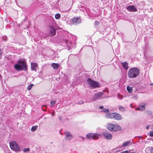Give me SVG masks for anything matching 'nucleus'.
<instances>
[{
    "label": "nucleus",
    "mask_w": 153,
    "mask_h": 153,
    "mask_svg": "<svg viewBox=\"0 0 153 153\" xmlns=\"http://www.w3.org/2000/svg\"><path fill=\"white\" fill-rule=\"evenodd\" d=\"M30 151V149L29 148H24L23 149V151L24 152H28Z\"/></svg>",
    "instance_id": "bb28decb"
},
{
    "label": "nucleus",
    "mask_w": 153,
    "mask_h": 153,
    "mask_svg": "<svg viewBox=\"0 0 153 153\" xmlns=\"http://www.w3.org/2000/svg\"><path fill=\"white\" fill-rule=\"evenodd\" d=\"M70 41L68 40H64L63 42L66 44L67 46H69L70 44Z\"/></svg>",
    "instance_id": "5701e85b"
},
{
    "label": "nucleus",
    "mask_w": 153,
    "mask_h": 153,
    "mask_svg": "<svg viewBox=\"0 0 153 153\" xmlns=\"http://www.w3.org/2000/svg\"><path fill=\"white\" fill-rule=\"evenodd\" d=\"M97 99V98L95 97V95H94V96L93 97L91 100L92 101H94L96 100Z\"/></svg>",
    "instance_id": "2f4dec72"
},
{
    "label": "nucleus",
    "mask_w": 153,
    "mask_h": 153,
    "mask_svg": "<svg viewBox=\"0 0 153 153\" xmlns=\"http://www.w3.org/2000/svg\"><path fill=\"white\" fill-rule=\"evenodd\" d=\"M56 103V102L54 101H52L51 102V104L52 105H54Z\"/></svg>",
    "instance_id": "f704fd0d"
},
{
    "label": "nucleus",
    "mask_w": 153,
    "mask_h": 153,
    "mask_svg": "<svg viewBox=\"0 0 153 153\" xmlns=\"http://www.w3.org/2000/svg\"><path fill=\"white\" fill-rule=\"evenodd\" d=\"M127 89L128 92L129 93H131L132 92V87L129 86L127 87Z\"/></svg>",
    "instance_id": "412c9836"
},
{
    "label": "nucleus",
    "mask_w": 153,
    "mask_h": 153,
    "mask_svg": "<svg viewBox=\"0 0 153 153\" xmlns=\"http://www.w3.org/2000/svg\"><path fill=\"white\" fill-rule=\"evenodd\" d=\"M49 32L50 35L51 36H53L56 34V30L53 27L51 26H49Z\"/></svg>",
    "instance_id": "9b49d317"
},
{
    "label": "nucleus",
    "mask_w": 153,
    "mask_h": 153,
    "mask_svg": "<svg viewBox=\"0 0 153 153\" xmlns=\"http://www.w3.org/2000/svg\"><path fill=\"white\" fill-rule=\"evenodd\" d=\"M59 118L60 120H61L62 119V116H59Z\"/></svg>",
    "instance_id": "a19ab883"
},
{
    "label": "nucleus",
    "mask_w": 153,
    "mask_h": 153,
    "mask_svg": "<svg viewBox=\"0 0 153 153\" xmlns=\"http://www.w3.org/2000/svg\"><path fill=\"white\" fill-rule=\"evenodd\" d=\"M65 135V139L66 140H70L72 138V136L71 134L68 131H65L64 132Z\"/></svg>",
    "instance_id": "1a4fd4ad"
},
{
    "label": "nucleus",
    "mask_w": 153,
    "mask_h": 153,
    "mask_svg": "<svg viewBox=\"0 0 153 153\" xmlns=\"http://www.w3.org/2000/svg\"><path fill=\"white\" fill-rule=\"evenodd\" d=\"M117 97L118 98H119L120 99H122L123 98V96L120 95V94H118L117 95Z\"/></svg>",
    "instance_id": "c756f323"
},
{
    "label": "nucleus",
    "mask_w": 153,
    "mask_h": 153,
    "mask_svg": "<svg viewBox=\"0 0 153 153\" xmlns=\"http://www.w3.org/2000/svg\"><path fill=\"white\" fill-rule=\"evenodd\" d=\"M102 94L100 92L96 93L94 94L95 97L97 98V99L99 98L101 96H102Z\"/></svg>",
    "instance_id": "4be33fe9"
},
{
    "label": "nucleus",
    "mask_w": 153,
    "mask_h": 153,
    "mask_svg": "<svg viewBox=\"0 0 153 153\" xmlns=\"http://www.w3.org/2000/svg\"><path fill=\"white\" fill-rule=\"evenodd\" d=\"M60 14L59 13H57L55 15V18L56 19H58L60 18Z\"/></svg>",
    "instance_id": "393cba45"
},
{
    "label": "nucleus",
    "mask_w": 153,
    "mask_h": 153,
    "mask_svg": "<svg viewBox=\"0 0 153 153\" xmlns=\"http://www.w3.org/2000/svg\"><path fill=\"white\" fill-rule=\"evenodd\" d=\"M81 19L79 18L75 17L72 19V23L77 25L81 22Z\"/></svg>",
    "instance_id": "6e6552de"
},
{
    "label": "nucleus",
    "mask_w": 153,
    "mask_h": 153,
    "mask_svg": "<svg viewBox=\"0 0 153 153\" xmlns=\"http://www.w3.org/2000/svg\"><path fill=\"white\" fill-rule=\"evenodd\" d=\"M84 101H82V100H79V101L78 102V103L79 104H83V103H84Z\"/></svg>",
    "instance_id": "72a5a7b5"
},
{
    "label": "nucleus",
    "mask_w": 153,
    "mask_h": 153,
    "mask_svg": "<svg viewBox=\"0 0 153 153\" xmlns=\"http://www.w3.org/2000/svg\"><path fill=\"white\" fill-rule=\"evenodd\" d=\"M119 109L120 111H125L124 108L121 106H119Z\"/></svg>",
    "instance_id": "cd10ccee"
},
{
    "label": "nucleus",
    "mask_w": 153,
    "mask_h": 153,
    "mask_svg": "<svg viewBox=\"0 0 153 153\" xmlns=\"http://www.w3.org/2000/svg\"><path fill=\"white\" fill-rule=\"evenodd\" d=\"M130 142L129 141H126L124 142L122 144V146L123 147H125L129 145Z\"/></svg>",
    "instance_id": "aec40b11"
},
{
    "label": "nucleus",
    "mask_w": 153,
    "mask_h": 153,
    "mask_svg": "<svg viewBox=\"0 0 153 153\" xmlns=\"http://www.w3.org/2000/svg\"><path fill=\"white\" fill-rule=\"evenodd\" d=\"M114 113H112L110 114H108L105 115V117L107 118H111L113 119L114 118Z\"/></svg>",
    "instance_id": "f3484780"
},
{
    "label": "nucleus",
    "mask_w": 153,
    "mask_h": 153,
    "mask_svg": "<svg viewBox=\"0 0 153 153\" xmlns=\"http://www.w3.org/2000/svg\"><path fill=\"white\" fill-rule=\"evenodd\" d=\"M122 65L123 68L125 70L128 69V63L127 62H124L122 63Z\"/></svg>",
    "instance_id": "dca6fc26"
},
{
    "label": "nucleus",
    "mask_w": 153,
    "mask_h": 153,
    "mask_svg": "<svg viewBox=\"0 0 153 153\" xmlns=\"http://www.w3.org/2000/svg\"><path fill=\"white\" fill-rule=\"evenodd\" d=\"M128 153H135V152H128Z\"/></svg>",
    "instance_id": "c03bdc74"
},
{
    "label": "nucleus",
    "mask_w": 153,
    "mask_h": 153,
    "mask_svg": "<svg viewBox=\"0 0 153 153\" xmlns=\"http://www.w3.org/2000/svg\"><path fill=\"white\" fill-rule=\"evenodd\" d=\"M99 134L97 133H89L87 134L86 137L88 139H91V138L95 140L99 137Z\"/></svg>",
    "instance_id": "423d86ee"
},
{
    "label": "nucleus",
    "mask_w": 153,
    "mask_h": 153,
    "mask_svg": "<svg viewBox=\"0 0 153 153\" xmlns=\"http://www.w3.org/2000/svg\"><path fill=\"white\" fill-rule=\"evenodd\" d=\"M54 115V113H53L52 114V116H53Z\"/></svg>",
    "instance_id": "37998d69"
},
{
    "label": "nucleus",
    "mask_w": 153,
    "mask_h": 153,
    "mask_svg": "<svg viewBox=\"0 0 153 153\" xmlns=\"http://www.w3.org/2000/svg\"><path fill=\"white\" fill-rule=\"evenodd\" d=\"M2 53L1 52V50L0 49V59H1V54H2Z\"/></svg>",
    "instance_id": "4c0bfd02"
},
{
    "label": "nucleus",
    "mask_w": 153,
    "mask_h": 153,
    "mask_svg": "<svg viewBox=\"0 0 153 153\" xmlns=\"http://www.w3.org/2000/svg\"><path fill=\"white\" fill-rule=\"evenodd\" d=\"M149 135L151 137H153V131H150L149 133Z\"/></svg>",
    "instance_id": "473e14b6"
},
{
    "label": "nucleus",
    "mask_w": 153,
    "mask_h": 153,
    "mask_svg": "<svg viewBox=\"0 0 153 153\" xmlns=\"http://www.w3.org/2000/svg\"><path fill=\"white\" fill-rule=\"evenodd\" d=\"M2 39L4 41H6L7 40V37L6 36H3Z\"/></svg>",
    "instance_id": "7c9ffc66"
},
{
    "label": "nucleus",
    "mask_w": 153,
    "mask_h": 153,
    "mask_svg": "<svg viewBox=\"0 0 153 153\" xmlns=\"http://www.w3.org/2000/svg\"><path fill=\"white\" fill-rule=\"evenodd\" d=\"M127 9L129 12H136L137 11V9L134 5H129L126 7Z\"/></svg>",
    "instance_id": "9d476101"
},
{
    "label": "nucleus",
    "mask_w": 153,
    "mask_h": 153,
    "mask_svg": "<svg viewBox=\"0 0 153 153\" xmlns=\"http://www.w3.org/2000/svg\"><path fill=\"white\" fill-rule=\"evenodd\" d=\"M79 137L81 138L82 139V140H84L85 139V138L84 137H82V136H79Z\"/></svg>",
    "instance_id": "ea45409f"
},
{
    "label": "nucleus",
    "mask_w": 153,
    "mask_h": 153,
    "mask_svg": "<svg viewBox=\"0 0 153 153\" xmlns=\"http://www.w3.org/2000/svg\"><path fill=\"white\" fill-rule=\"evenodd\" d=\"M150 85H153V83H151L150 84Z\"/></svg>",
    "instance_id": "a18cd8bd"
},
{
    "label": "nucleus",
    "mask_w": 153,
    "mask_h": 153,
    "mask_svg": "<svg viewBox=\"0 0 153 153\" xmlns=\"http://www.w3.org/2000/svg\"><path fill=\"white\" fill-rule=\"evenodd\" d=\"M145 114L148 115H152V111L150 110H146L145 111Z\"/></svg>",
    "instance_id": "6ab92c4d"
},
{
    "label": "nucleus",
    "mask_w": 153,
    "mask_h": 153,
    "mask_svg": "<svg viewBox=\"0 0 153 153\" xmlns=\"http://www.w3.org/2000/svg\"><path fill=\"white\" fill-rule=\"evenodd\" d=\"M59 132H60V134H61V135H62V133H61L60 131H59Z\"/></svg>",
    "instance_id": "49530a36"
},
{
    "label": "nucleus",
    "mask_w": 153,
    "mask_h": 153,
    "mask_svg": "<svg viewBox=\"0 0 153 153\" xmlns=\"http://www.w3.org/2000/svg\"><path fill=\"white\" fill-rule=\"evenodd\" d=\"M99 108L100 109H102L103 108V106H100L99 107Z\"/></svg>",
    "instance_id": "58836bf2"
},
{
    "label": "nucleus",
    "mask_w": 153,
    "mask_h": 153,
    "mask_svg": "<svg viewBox=\"0 0 153 153\" xmlns=\"http://www.w3.org/2000/svg\"><path fill=\"white\" fill-rule=\"evenodd\" d=\"M14 67L15 70L18 71L22 70L26 71L27 69L26 64L23 60H19L17 63L14 65Z\"/></svg>",
    "instance_id": "f257e3e1"
},
{
    "label": "nucleus",
    "mask_w": 153,
    "mask_h": 153,
    "mask_svg": "<svg viewBox=\"0 0 153 153\" xmlns=\"http://www.w3.org/2000/svg\"><path fill=\"white\" fill-rule=\"evenodd\" d=\"M51 66L54 69H57L59 66V65L57 63H53Z\"/></svg>",
    "instance_id": "a211bd4d"
},
{
    "label": "nucleus",
    "mask_w": 153,
    "mask_h": 153,
    "mask_svg": "<svg viewBox=\"0 0 153 153\" xmlns=\"http://www.w3.org/2000/svg\"><path fill=\"white\" fill-rule=\"evenodd\" d=\"M87 82L88 85L91 87L96 88L99 87L98 82L89 78L87 80Z\"/></svg>",
    "instance_id": "20e7f679"
},
{
    "label": "nucleus",
    "mask_w": 153,
    "mask_h": 153,
    "mask_svg": "<svg viewBox=\"0 0 153 153\" xmlns=\"http://www.w3.org/2000/svg\"><path fill=\"white\" fill-rule=\"evenodd\" d=\"M114 118L116 120H120L121 119V116L119 114L114 113Z\"/></svg>",
    "instance_id": "ddd939ff"
},
{
    "label": "nucleus",
    "mask_w": 153,
    "mask_h": 153,
    "mask_svg": "<svg viewBox=\"0 0 153 153\" xmlns=\"http://www.w3.org/2000/svg\"><path fill=\"white\" fill-rule=\"evenodd\" d=\"M99 22L96 21L95 22V25L96 26L97 25H99Z\"/></svg>",
    "instance_id": "c9c22d12"
},
{
    "label": "nucleus",
    "mask_w": 153,
    "mask_h": 153,
    "mask_svg": "<svg viewBox=\"0 0 153 153\" xmlns=\"http://www.w3.org/2000/svg\"><path fill=\"white\" fill-rule=\"evenodd\" d=\"M37 126H33L31 128V131L32 132H33L36 131L37 129Z\"/></svg>",
    "instance_id": "b1692460"
},
{
    "label": "nucleus",
    "mask_w": 153,
    "mask_h": 153,
    "mask_svg": "<svg viewBox=\"0 0 153 153\" xmlns=\"http://www.w3.org/2000/svg\"><path fill=\"white\" fill-rule=\"evenodd\" d=\"M102 111L104 112H106L107 113H109V111L108 109L104 108L102 110Z\"/></svg>",
    "instance_id": "c85d7f7f"
},
{
    "label": "nucleus",
    "mask_w": 153,
    "mask_h": 153,
    "mask_svg": "<svg viewBox=\"0 0 153 153\" xmlns=\"http://www.w3.org/2000/svg\"><path fill=\"white\" fill-rule=\"evenodd\" d=\"M145 105V104H144L143 105H140L137 108H136V109L137 110H139L142 111H143L146 108Z\"/></svg>",
    "instance_id": "2eb2a0df"
},
{
    "label": "nucleus",
    "mask_w": 153,
    "mask_h": 153,
    "mask_svg": "<svg viewBox=\"0 0 153 153\" xmlns=\"http://www.w3.org/2000/svg\"><path fill=\"white\" fill-rule=\"evenodd\" d=\"M146 153H153V147H149L146 149Z\"/></svg>",
    "instance_id": "4468645a"
},
{
    "label": "nucleus",
    "mask_w": 153,
    "mask_h": 153,
    "mask_svg": "<svg viewBox=\"0 0 153 153\" xmlns=\"http://www.w3.org/2000/svg\"><path fill=\"white\" fill-rule=\"evenodd\" d=\"M33 85V84H31L30 85H29L27 87V89L28 90H30L32 86Z\"/></svg>",
    "instance_id": "a878e982"
},
{
    "label": "nucleus",
    "mask_w": 153,
    "mask_h": 153,
    "mask_svg": "<svg viewBox=\"0 0 153 153\" xmlns=\"http://www.w3.org/2000/svg\"><path fill=\"white\" fill-rule=\"evenodd\" d=\"M31 69L32 70L36 71V68L37 66V64L36 63L31 62Z\"/></svg>",
    "instance_id": "f8f14e48"
},
{
    "label": "nucleus",
    "mask_w": 153,
    "mask_h": 153,
    "mask_svg": "<svg viewBox=\"0 0 153 153\" xmlns=\"http://www.w3.org/2000/svg\"><path fill=\"white\" fill-rule=\"evenodd\" d=\"M11 149L15 151H19L20 150L19 146L15 141H12L10 144Z\"/></svg>",
    "instance_id": "39448f33"
},
{
    "label": "nucleus",
    "mask_w": 153,
    "mask_h": 153,
    "mask_svg": "<svg viewBox=\"0 0 153 153\" xmlns=\"http://www.w3.org/2000/svg\"><path fill=\"white\" fill-rule=\"evenodd\" d=\"M103 136L106 139L108 140H111L112 139V136L111 134L109 133L107 131H105L103 132Z\"/></svg>",
    "instance_id": "0eeeda50"
},
{
    "label": "nucleus",
    "mask_w": 153,
    "mask_h": 153,
    "mask_svg": "<svg viewBox=\"0 0 153 153\" xmlns=\"http://www.w3.org/2000/svg\"><path fill=\"white\" fill-rule=\"evenodd\" d=\"M107 128L111 131H116L121 130V127L117 125L109 123L107 126Z\"/></svg>",
    "instance_id": "7ed1b4c3"
},
{
    "label": "nucleus",
    "mask_w": 153,
    "mask_h": 153,
    "mask_svg": "<svg viewBox=\"0 0 153 153\" xmlns=\"http://www.w3.org/2000/svg\"><path fill=\"white\" fill-rule=\"evenodd\" d=\"M140 74L139 70L137 68H131L128 71V75L131 78L136 77Z\"/></svg>",
    "instance_id": "f03ea898"
},
{
    "label": "nucleus",
    "mask_w": 153,
    "mask_h": 153,
    "mask_svg": "<svg viewBox=\"0 0 153 153\" xmlns=\"http://www.w3.org/2000/svg\"><path fill=\"white\" fill-rule=\"evenodd\" d=\"M146 128L147 129H149V126H147L146 127Z\"/></svg>",
    "instance_id": "79ce46f5"
},
{
    "label": "nucleus",
    "mask_w": 153,
    "mask_h": 153,
    "mask_svg": "<svg viewBox=\"0 0 153 153\" xmlns=\"http://www.w3.org/2000/svg\"><path fill=\"white\" fill-rule=\"evenodd\" d=\"M120 153H128V151L126 150L124 151H123Z\"/></svg>",
    "instance_id": "e433bc0d"
}]
</instances>
